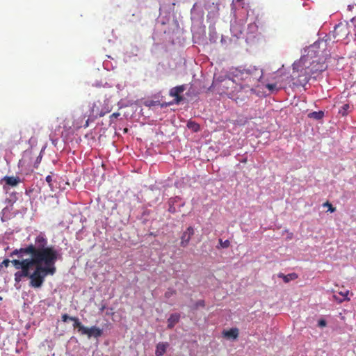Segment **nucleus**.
<instances>
[{
	"label": "nucleus",
	"mask_w": 356,
	"mask_h": 356,
	"mask_svg": "<svg viewBox=\"0 0 356 356\" xmlns=\"http://www.w3.org/2000/svg\"><path fill=\"white\" fill-rule=\"evenodd\" d=\"M14 255H17L19 258H22L24 255H31V258L10 261L17 270L33 268L34 266L43 264L53 266L61 257L54 246L48 245V239L43 233H40L35 237L34 244L14 250L10 256Z\"/></svg>",
	"instance_id": "obj_1"
},
{
	"label": "nucleus",
	"mask_w": 356,
	"mask_h": 356,
	"mask_svg": "<svg viewBox=\"0 0 356 356\" xmlns=\"http://www.w3.org/2000/svg\"><path fill=\"white\" fill-rule=\"evenodd\" d=\"M325 47V42H316L305 49V54L296 62L315 74L321 72L327 68Z\"/></svg>",
	"instance_id": "obj_2"
},
{
	"label": "nucleus",
	"mask_w": 356,
	"mask_h": 356,
	"mask_svg": "<svg viewBox=\"0 0 356 356\" xmlns=\"http://www.w3.org/2000/svg\"><path fill=\"white\" fill-rule=\"evenodd\" d=\"M33 268L34 270L32 273H31L32 268H24L17 271L14 275L15 282L19 283L24 277H28L30 280L29 286L38 289L42 286L47 275H54L56 272L55 265H38Z\"/></svg>",
	"instance_id": "obj_3"
},
{
	"label": "nucleus",
	"mask_w": 356,
	"mask_h": 356,
	"mask_svg": "<svg viewBox=\"0 0 356 356\" xmlns=\"http://www.w3.org/2000/svg\"><path fill=\"white\" fill-rule=\"evenodd\" d=\"M229 75L232 78H229L228 81L238 82L241 88H253L259 82L263 72L261 69L250 65L232 69Z\"/></svg>",
	"instance_id": "obj_4"
},
{
	"label": "nucleus",
	"mask_w": 356,
	"mask_h": 356,
	"mask_svg": "<svg viewBox=\"0 0 356 356\" xmlns=\"http://www.w3.org/2000/svg\"><path fill=\"white\" fill-rule=\"evenodd\" d=\"M315 73L307 70L302 65L294 62L293 64V72L291 74L292 80H296L293 83L297 86H304L309 82L312 74Z\"/></svg>",
	"instance_id": "obj_5"
},
{
	"label": "nucleus",
	"mask_w": 356,
	"mask_h": 356,
	"mask_svg": "<svg viewBox=\"0 0 356 356\" xmlns=\"http://www.w3.org/2000/svg\"><path fill=\"white\" fill-rule=\"evenodd\" d=\"M350 26L348 23H339L336 25L333 31V35L337 41L346 39L350 34Z\"/></svg>",
	"instance_id": "obj_6"
},
{
	"label": "nucleus",
	"mask_w": 356,
	"mask_h": 356,
	"mask_svg": "<svg viewBox=\"0 0 356 356\" xmlns=\"http://www.w3.org/2000/svg\"><path fill=\"white\" fill-rule=\"evenodd\" d=\"M95 107H96V104L94 103L91 108V114L95 117L99 115V117H102L106 113H109L111 111L112 106L109 102L108 99L104 100V107L101 109H98L97 111L95 110Z\"/></svg>",
	"instance_id": "obj_7"
},
{
	"label": "nucleus",
	"mask_w": 356,
	"mask_h": 356,
	"mask_svg": "<svg viewBox=\"0 0 356 356\" xmlns=\"http://www.w3.org/2000/svg\"><path fill=\"white\" fill-rule=\"evenodd\" d=\"M102 330L96 326H92L91 327H85L81 334L87 335L88 338H90L92 337L95 338H99L102 335Z\"/></svg>",
	"instance_id": "obj_8"
},
{
	"label": "nucleus",
	"mask_w": 356,
	"mask_h": 356,
	"mask_svg": "<svg viewBox=\"0 0 356 356\" xmlns=\"http://www.w3.org/2000/svg\"><path fill=\"white\" fill-rule=\"evenodd\" d=\"M194 234V229L192 227H188L186 230L183 233L181 237V245L186 247L188 245L192 236Z\"/></svg>",
	"instance_id": "obj_9"
},
{
	"label": "nucleus",
	"mask_w": 356,
	"mask_h": 356,
	"mask_svg": "<svg viewBox=\"0 0 356 356\" xmlns=\"http://www.w3.org/2000/svg\"><path fill=\"white\" fill-rule=\"evenodd\" d=\"M186 90V87L184 85L178 86L172 88L170 90V95L172 97H176L177 102H179L182 97L180 96V94L182 93Z\"/></svg>",
	"instance_id": "obj_10"
},
{
	"label": "nucleus",
	"mask_w": 356,
	"mask_h": 356,
	"mask_svg": "<svg viewBox=\"0 0 356 356\" xmlns=\"http://www.w3.org/2000/svg\"><path fill=\"white\" fill-rule=\"evenodd\" d=\"M6 184L10 186L15 187L17 186L22 181L19 177L6 176L3 178Z\"/></svg>",
	"instance_id": "obj_11"
},
{
	"label": "nucleus",
	"mask_w": 356,
	"mask_h": 356,
	"mask_svg": "<svg viewBox=\"0 0 356 356\" xmlns=\"http://www.w3.org/2000/svg\"><path fill=\"white\" fill-rule=\"evenodd\" d=\"M222 336L227 339H236L238 337V329L234 327L229 330H224L222 332Z\"/></svg>",
	"instance_id": "obj_12"
},
{
	"label": "nucleus",
	"mask_w": 356,
	"mask_h": 356,
	"mask_svg": "<svg viewBox=\"0 0 356 356\" xmlns=\"http://www.w3.org/2000/svg\"><path fill=\"white\" fill-rule=\"evenodd\" d=\"M169 344L168 342H160L156 346V356H162L166 351Z\"/></svg>",
	"instance_id": "obj_13"
},
{
	"label": "nucleus",
	"mask_w": 356,
	"mask_h": 356,
	"mask_svg": "<svg viewBox=\"0 0 356 356\" xmlns=\"http://www.w3.org/2000/svg\"><path fill=\"white\" fill-rule=\"evenodd\" d=\"M180 314L177 313L172 314L168 319V328L172 329L179 322Z\"/></svg>",
	"instance_id": "obj_14"
},
{
	"label": "nucleus",
	"mask_w": 356,
	"mask_h": 356,
	"mask_svg": "<svg viewBox=\"0 0 356 356\" xmlns=\"http://www.w3.org/2000/svg\"><path fill=\"white\" fill-rule=\"evenodd\" d=\"M277 277L282 278L285 283H288L291 280H295L298 277V275L296 273H291L288 275H284L282 273L277 274Z\"/></svg>",
	"instance_id": "obj_15"
},
{
	"label": "nucleus",
	"mask_w": 356,
	"mask_h": 356,
	"mask_svg": "<svg viewBox=\"0 0 356 356\" xmlns=\"http://www.w3.org/2000/svg\"><path fill=\"white\" fill-rule=\"evenodd\" d=\"M70 321L74 322L73 327L74 328H77L78 331L82 334L85 326L82 325L79 319L77 317H71Z\"/></svg>",
	"instance_id": "obj_16"
},
{
	"label": "nucleus",
	"mask_w": 356,
	"mask_h": 356,
	"mask_svg": "<svg viewBox=\"0 0 356 356\" xmlns=\"http://www.w3.org/2000/svg\"><path fill=\"white\" fill-rule=\"evenodd\" d=\"M308 117L309 118H313V119H315L317 120H321L324 117V112L322 111H314V112L309 113L308 114Z\"/></svg>",
	"instance_id": "obj_17"
},
{
	"label": "nucleus",
	"mask_w": 356,
	"mask_h": 356,
	"mask_svg": "<svg viewBox=\"0 0 356 356\" xmlns=\"http://www.w3.org/2000/svg\"><path fill=\"white\" fill-rule=\"evenodd\" d=\"M187 127L193 130L194 132H197L200 130V125L193 121L188 122Z\"/></svg>",
	"instance_id": "obj_18"
},
{
	"label": "nucleus",
	"mask_w": 356,
	"mask_h": 356,
	"mask_svg": "<svg viewBox=\"0 0 356 356\" xmlns=\"http://www.w3.org/2000/svg\"><path fill=\"white\" fill-rule=\"evenodd\" d=\"M350 108V106L348 104H346L344 105H343V106L341 107V108L339 110V113H341L343 116L347 115L348 113V110Z\"/></svg>",
	"instance_id": "obj_19"
},
{
	"label": "nucleus",
	"mask_w": 356,
	"mask_h": 356,
	"mask_svg": "<svg viewBox=\"0 0 356 356\" xmlns=\"http://www.w3.org/2000/svg\"><path fill=\"white\" fill-rule=\"evenodd\" d=\"M219 244L222 248H227L230 245V242L229 240L222 241L221 238L219 239Z\"/></svg>",
	"instance_id": "obj_20"
},
{
	"label": "nucleus",
	"mask_w": 356,
	"mask_h": 356,
	"mask_svg": "<svg viewBox=\"0 0 356 356\" xmlns=\"http://www.w3.org/2000/svg\"><path fill=\"white\" fill-rule=\"evenodd\" d=\"M176 294V291L172 289H168V291L165 293V298H170L173 295Z\"/></svg>",
	"instance_id": "obj_21"
},
{
	"label": "nucleus",
	"mask_w": 356,
	"mask_h": 356,
	"mask_svg": "<svg viewBox=\"0 0 356 356\" xmlns=\"http://www.w3.org/2000/svg\"><path fill=\"white\" fill-rule=\"evenodd\" d=\"M323 207H328V211H330V212H334L336 211V208L334 207L332 204H330L329 202H326L325 203L323 204Z\"/></svg>",
	"instance_id": "obj_22"
},
{
	"label": "nucleus",
	"mask_w": 356,
	"mask_h": 356,
	"mask_svg": "<svg viewBox=\"0 0 356 356\" xmlns=\"http://www.w3.org/2000/svg\"><path fill=\"white\" fill-rule=\"evenodd\" d=\"M120 116L119 113H113L112 115H110V120L111 122H113L114 119H116Z\"/></svg>",
	"instance_id": "obj_23"
},
{
	"label": "nucleus",
	"mask_w": 356,
	"mask_h": 356,
	"mask_svg": "<svg viewBox=\"0 0 356 356\" xmlns=\"http://www.w3.org/2000/svg\"><path fill=\"white\" fill-rule=\"evenodd\" d=\"M10 263V261L8 259H4L1 264H2V267H8L9 266V264Z\"/></svg>",
	"instance_id": "obj_24"
},
{
	"label": "nucleus",
	"mask_w": 356,
	"mask_h": 356,
	"mask_svg": "<svg viewBox=\"0 0 356 356\" xmlns=\"http://www.w3.org/2000/svg\"><path fill=\"white\" fill-rule=\"evenodd\" d=\"M62 321L63 322H67L68 320H70V316H69L67 314H64L62 315Z\"/></svg>",
	"instance_id": "obj_25"
},
{
	"label": "nucleus",
	"mask_w": 356,
	"mask_h": 356,
	"mask_svg": "<svg viewBox=\"0 0 356 356\" xmlns=\"http://www.w3.org/2000/svg\"><path fill=\"white\" fill-rule=\"evenodd\" d=\"M46 181L48 183L49 186H51L52 177L51 175H48L46 177Z\"/></svg>",
	"instance_id": "obj_26"
},
{
	"label": "nucleus",
	"mask_w": 356,
	"mask_h": 356,
	"mask_svg": "<svg viewBox=\"0 0 356 356\" xmlns=\"http://www.w3.org/2000/svg\"><path fill=\"white\" fill-rule=\"evenodd\" d=\"M205 304H204V301L202 300H198L197 302H196V306L197 307H204Z\"/></svg>",
	"instance_id": "obj_27"
},
{
	"label": "nucleus",
	"mask_w": 356,
	"mask_h": 356,
	"mask_svg": "<svg viewBox=\"0 0 356 356\" xmlns=\"http://www.w3.org/2000/svg\"><path fill=\"white\" fill-rule=\"evenodd\" d=\"M318 325L320 326V327H325L326 325V321L323 319H321L318 321Z\"/></svg>",
	"instance_id": "obj_28"
},
{
	"label": "nucleus",
	"mask_w": 356,
	"mask_h": 356,
	"mask_svg": "<svg viewBox=\"0 0 356 356\" xmlns=\"http://www.w3.org/2000/svg\"><path fill=\"white\" fill-rule=\"evenodd\" d=\"M266 88H268L270 90H273V89H275L276 88V85L269 83V84L266 85Z\"/></svg>",
	"instance_id": "obj_29"
},
{
	"label": "nucleus",
	"mask_w": 356,
	"mask_h": 356,
	"mask_svg": "<svg viewBox=\"0 0 356 356\" xmlns=\"http://www.w3.org/2000/svg\"><path fill=\"white\" fill-rule=\"evenodd\" d=\"M88 124H89V120L88 119L86 122H85V124L83 125V127L85 128L88 127Z\"/></svg>",
	"instance_id": "obj_30"
},
{
	"label": "nucleus",
	"mask_w": 356,
	"mask_h": 356,
	"mask_svg": "<svg viewBox=\"0 0 356 356\" xmlns=\"http://www.w3.org/2000/svg\"><path fill=\"white\" fill-rule=\"evenodd\" d=\"M96 104V107H95V110L97 111V108L99 109V104H100V102H97Z\"/></svg>",
	"instance_id": "obj_31"
},
{
	"label": "nucleus",
	"mask_w": 356,
	"mask_h": 356,
	"mask_svg": "<svg viewBox=\"0 0 356 356\" xmlns=\"http://www.w3.org/2000/svg\"><path fill=\"white\" fill-rule=\"evenodd\" d=\"M348 10H352V9L353 8V6H352V5H349V6H348Z\"/></svg>",
	"instance_id": "obj_32"
},
{
	"label": "nucleus",
	"mask_w": 356,
	"mask_h": 356,
	"mask_svg": "<svg viewBox=\"0 0 356 356\" xmlns=\"http://www.w3.org/2000/svg\"><path fill=\"white\" fill-rule=\"evenodd\" d=\"M104 309H105V306L104 305V306H102V307L101 310H102V311H104Z\"/></svg>",
	"instance_id": "obj_33"
},
{
	"label": "nucleus",
	"mask_w": 356,
	"mask_h": 356,
	"mask_svg": "<svg viewBox=\"0 0 356 356\" xmlns=\"http://www.w3.org/2000/svg\"><path fill=\"white\" fill-rule=\"evenodd\" d=\"M243 0H236V2H241V1H243Z\"/></svg>",
	"instance_id": "obj_34"
},
{
	"label": "nucleus",
	"mask_w": 356,
	"mask_h": 356,
	"mask_svg": "<svg viewBox=\"0 0 356 356\" xmlns=\"http://www.w3.org/2000/svg\"><path fill=\"white\" fill-rule=\"evenodd\" d=\"M173 211V209H169V211Z\"/></svg>",
	"instance_id": "obj_35"
},
{
	"label": "nucleus",
	"mask_w": 356,
	"mask_h": 356,
	"mask_svg": "<svg viewBox=\"0 0 356 356\" xmlns=\"http://www.w3.org/2000/svg\"><path fill=\"white\" fill-rule=\"evenodd\" d=\"M173 211V209H169V211Z\"/></svg>",
	"instance_id": "obj_36"
},
{
	"label": "nucleus",
	"mask_w": 356,
	"mask_h": 356,
	"mask_svg": "<svg viewBox=\"0 0 356 356\" xmlns=\"http://www.w3.org/2000/svg\"><path fill=\"white\" fill-rule=\"evenodd\" d=\"M353 22H355L356 21V19H355L354 18L352 19Z\"/></svg>",
	"instance_id": "obj_37"
},
{
	"label": "nucleus",
	"mask_w": 356,
	"mask_h": 356,
	"mask_svg": "<svg viewBox=\"0 0 356 356\" xmlns=\"http://www.w3.org/2000/svg\"><path fill=\"white\" fill-rule=\"evenodd\" d=\"M356 39V32H355V40Z\"/></svg>",
	"instance_id": "obj_38"
}]
</instances>
